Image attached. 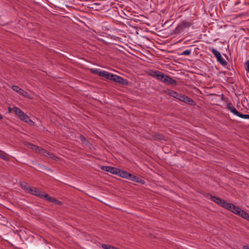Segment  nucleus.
Wrapping results in <instances>:
<instances>
[{"label": "nucleus", "instance_id": "nucleus-19", "mask_svg": "<svg viewBox=\"0 0 249 249\" xmlns=\"http://www.w3.org/2000/svg\"><path fill=\"white\" fill-rule=\"evenodd\" d=\"M153 138L155 140H162L164 138V136L160 134H155L153 135Z\"/></svg>", "mask_w": 249, "mask_h": 249}, {"label": "nucleus", "instance_id": "nucleus-5", "mask_svg": "<svg viewBox=\"0 0 249 249\" xmlns=\"http://www.w3.org/2000/svg\"><path fill=\"white\" fill-rule=\"evenodd\" d=\"M26 190L28 191V192L33 195L39 196L41 198H44V196H45V194H44L43 192L40 191L38 189L35 187H28L26 188Z\"/></svg>", "mask_w": 249, "mask_h": 249}, {"label": "nucleus", "instance_id": "nucleus-34", "mask_svg": "<svg viewBox=\"0 0 249 249\" xmlns=\"http://www.w3.org/2000/svg\"><path fill=\"white\" fill-rule=\"evenodd\" d=\"M243 249H249V246H244L243 247Z\"/></svg>", "mask_w": 249, "mask_h": 249}, {"label": "nucleus", "instance_id": "nucleus-6", "mask_svg": "<svg viewBox=\"0 0 249 249\" xmlns=\"http://www.w3.org/2000/svg\"><path fill=\"white\" fill-rule=\"evenodd\" d=\"M224 208H226L228 210L236 214H239L240 213V211H239L240 208L235 206L232 203L227 202V204Z\"/></svg>", "mask_w": 249, "mask_h": 249}, {"label": "nucleus", "instance_id": "nucleus-3", "mask_svg": "<svg viewBox=\"0 0 249 249\" xmlns=\"http://www.w3.org/2000/svg\"><path fill=\"white\" fill-rule=\"evenodd\" d=\"M13 111L15 112L20 119L26 123H28L30 125H34V122L32 121L30 118L25 114L20 109L16 107H14L13 108Z\"/></svg>", "mask_w": 249, "mask_h": 249}, {"label": "nucleus", "instance_id": "nucleus-36", "mask_svg": "<svg viewBox=\"0 0 249 249\" xmlns=\"http://www.w3.org/2000/svg\"><path fill=\"white\" fill-rule=\"evenodd\" d=\"M23 187L24 189H26V188H27V187H28L29 186H27V185H24V186H23Z\"/></svg>", "mask_w": 249, "mask_h": 249}, {"label": "nucleus", "instance_id": "nucleus-8", "mask_svg": "<svg viewBox=\"0 0 249 249\" xmlns=\"http://www.w3.org/2000/svg\"><path fill=\"white\" fill-rule=\"evenodd\" d=\"M211 199L215 203L218 204L219 206L223 208H225L227 202L224 199H222L215 196H211Z\"/></svg>", "mask_w": 249, "mask_h": 249}, {"label": "nucleus", "instance_id": "nucleus-9", "mask_svg": "<svg viewBox=\"0 0 249 249\" xmlns=\"http://www.w3.org/2000/svg\"><path fill=\"white\" fill-rule=\"evenodd\" d=\"M179 100L191 106H195L196 104L195 101L183 94H182Z\"/></svg>", "mask_w": 249, "mask_h": 249}, {"label": "nucleus", "instance_id": "nucleus-18", "mask_svg": "<svg viewBox=\"0 0 249 249\" xmlns=\"http://www.w3.org/2000/svg\"><path fill=\"white\" fill-rule=\"evenodd\" d=\"M164 93H165L166 94H167L174 98H176V96L177 92H176L174 90H165Z\"/></svg>", "mask_w": 249, "mask_h": 249}, {"label": "nucleus", "instance_id": "nucleus-38", "mask_svg": "<svg viewBox=\"0 0 249 249\" xmlns=\"http://www.w3.org/2000/svg\"><path fill=\"white\" fill-rule=\"evenodd\" d=\"M170 22V20L166 21L165 22L164 25L167 24L168 22Z\"/></svg>", "mask_w": 249, "mask_h": 249}, {"label": "nucleus", "instance_id": "nucleus-37", "mask_svg": "<svg viewBox=\"0 0 249 249\" xmlns=\"http://www.w3.org/2000/svg\"><path fill=\"white\" fill-rule=\"evenodd\" d=\"M3 119V116H2V115H1V114H0V120H1V119Z\"/></svg>", "mask_w": 249, "mask_h": 249}, {"label": "nucleus", "instance_id": "nucleus-14", "mask_svg": "<svg viewBox=\"0 0 249 249\" xmlns=\"http://www.w3.org/2000/svg\"><path fill=\"white\" fill-rule=\"evenodd\" d=\"M227 108L234 115L239 116L240 112L238 111L236 109L233 107L231 103H229L227 105Z\"/></svg>", "mask_w": 249, "mask_h": 249}, {"label": "nucleus", "instance_id": "nucleus-1", "mask_svg": "<svg viewBox=\"0 0 249 249\" xmlns=\"http://www.w3.org/2000/svg\"><path fill=\"white\" fill-rule=\"evenodd\" d=\"M149 74L151 76L156 78L166 84L176 86L177 84L176 80L172 79L170 76L167 75L159 71H151Z\"/></svg>", "mask_w": 249, "mask_h": 249}, {"label": "nucleus", "instance_id": "nucleus-21", "mask_svg": "<svg viewBox=\"0 0 249 249\" xmlns=\"http://www.w3.org/2000/svg\"><path fill=\"white\" fill-rule=\"evenodd\" d=\"M12 88L14 90L17 92L23 91V89H20L18 86H17L14 85L12 86Z\"/></svg>", "mask_w": 249, "mask_h": 249}, {"label": "nucleus", "instance_id": "nucleus-32", "mask_svg": "<svg viewBox=\"0 0 249 249\" xmlns=\"http://www.w3.org/2000/svg\"><path fill=\"white\" fill-rule=\"evenodd\" d=\"M40 149H42V148H40V147L39 146H36V151H37L38 152L40 153Z\"/></svg>", "mask_w": 249, "mask_h": 249}, {"label": "nucleus", "instance_id": "nucleus-28", "mask_svg": "<svg viewBox=\"0 0 249 249\" xmlns=\"http://www.w3.org/2000/svg\"><path fill=\"white\" fill-rule=\"evenodd\" d=\"M36 145H35L34 144H33L32 143H29L28 144V147L31 148V149L33 150H36Z\"/></svg>", "mask_w": 249, "mask_h": 249}, {"label": "nucleus", "instance_id": "nucleus-20", "mask_svg": "<svg viewBox=\"0 0 249 249\" xmlns=\"http://www.w3.org/2000/svg\"><path fill=\"white\" fill-rule=\"evenodd\" d=\"M102 247L104 249H115V247L112 246L108 244H103L102 245Z\"/></svg>", "mask_w": 249, "mask_h": 249}, {"label": "nucleus", "instance_id": "nucleus-7", "mask_svg": "<svg viewBox=\"0 0 249 249\" xmlns=\"http://www.w3.org/2000/svg\"><path fill=\"white\" fill-rule=\"evenodd\" d=\"M90 71L93 73L97 74L99 76L105 77L107 79L109 78L110 73L106 71H101L98 69H90Z\"/></svg>", "mask_w": 249, "mask_h": 249}, {"label": "nucleus", "instance_id": "nucleus-4", "mask_svg": "<svg viewBox=\"0 0 249 249\" xmlns=\"http://www.w3.org/2000/svg\"><path fill=\"white\" fill-rule=\"evenodd\" d=\"M211 51L216 57L217 61L219 62L222 66H225L227 64V61L224 60L221 56L220 53L214 48L211 49Z\"/></svg>", "mask_w": 249, "mask_h": 249}, {"label": "nucleus", "instance_id": "nucleus-24", "mask_svg": "<svg viewBox=\"0 0 249 249\" xmlns=\"http://www.w3.org/2000/svg\"><path fill=\"white\" fill-rule=\"evenodd\" d=\"M49 156L50 158L53 159V160H57L58 159V158L55 156L53 153H50L49 154Z\"/></svg>", "mask_w": 249, "mask_h": 249}, {"label": "nucleus", "instance_id": "nucleus-31", "mask_svg": "<svg viewBox=\"0 0 249 249\" xmlns=\"http://www.w3.org/2000/svg\"><path fill=\"white\" fill-rule=\"evenodd\" d=\"M80 139L82 142H85L86 140V139L85 138V137L84 136H83V135L80 136Z\"/></svg>", "mask_w": 249, "mask_h": 249}, {"label": "nucleus", "instance_id": "nucleus-2", "mask_svg": "<svg viewBox=\"0 0 249 249\" xmlns=\"http://www.w3.org/2000/svg\"><path fill=\"white\" fill-rule=\"evenodd\" d=\"M193 23L186 20L182 21L173 31L172 35H178L184 31L186 28H188L192 26Z\"/></svg>", "mask_w": 249, "mask_h": 249}, {"label": "nucleus", "instance_id": "nucleus-12", "mask_svg": "<svg viewBox=\"0 0 249 249\" xmlns=\"http://www.w3.org/2000/svg\"><path fill=\"white\" fill-rule=\"evenodd\" d=\"M101 169L106 172H110L114 175H116L117 174V170L118 168L111 166H101Z\"/></svg>", "mask_w": 249, "mask_h": 249}, {"label": "nucleus", "instance_id": "nucleus-17", "mask_svg": "<svg viewBox=\"0 0 249 249\" xmlns=\"http://www.w3.org/2000/svg\"><path fill=\"white\" fill-rule=\"evenodd\" d=\"M132 181L137 183H140L142 184H145V181L143 180L141 178L137 177L136 176H134V177H133Z\"/></svg>", "mask_w": 249, "mask_h": 249}, {"label": "nucleus", "instance_id": "nucleus-35", "mask_svg": "<svg viewBox=\"0 0 249 249\" xmlns=\"http://www.w3.org/2000/svg\"><path fill=\"white\" fill-rule=\"evenodd\" d=\"M12 110H13V108L12 109L11 107H9L8 108V112L9 113H10L12 111Z\"/></svg>", "mask_w": 249, "mask_h": 249}, {"label": "nucleus", "instance_id": "nucleus-26", "mask_svg": "<svg viewBox=\"0 0 249 249\" xmlns=\"http://www.w3.org/2000/svg\"><path fill=\"white\" fill-rule=\"evenodd\" d=\"M40 153H41L45 156H46L47 155H49L50 153L48 152L47 150L44 149L43 148H42V149H40Z\"/></svg>", "mask_w": 249, "mask_h": 249}, {"label": "nucleus", "instance_id": "nucleus-27", "mask_svg": "<svg viewBox=\"0 0 249 249\" xmlns=\"http://www.w3.org/2000/svg\"><path fill=\"white\" fill-rule=\"evenodd\" d=\"M134 176L135 175L128 173V174L127 175V178H126V179L132 181L133 179V177H134Z\"/></svg>", "mask_w": 249, "mask_h": 249}, {"label": "nucleus", "instance_id": "nucleus-22", "mask_svg": "<svg viewBox=\"0 0 249 249\" xmlns=\"http://www.w3.org/2000/svg\"><path fill=\"white\" fill-rule=\"evenodd\" d=\"M0 158L4 160H7V158L5 155V153L1 150H0Z\"/></svg>", "mask_w": 249, "mask_h": 249}, {"label": "nucleus", "instance_id": "nucleus-10", "mask_svg": "<svg viewBox=\"0 0 249 249\" xmlns=\"http://www.w3.org/2000/svg\"><path fill=\"white\" fill-rule=\"evenodd\" d=\"M35 168L37 171L45 174L48 173L49 172L52 171L50 168L45 166L44 165L40 163L36 164Z\"/></svg>", "mask_w": 249, "mask_h": 249}, {"label": "nucleus", "instance_id": "nucleus-29", "mask_svg": "<svg viewBox=\"0 0 249 249\" xmlns=\"http://www.w3.org/2000/svg\"><path fill=\"white\" fill-rule=\"evenodd\" d=\"M115 74H111L110 73V74H109V78H108V80H112V81H114V79H115L114 77H115Z\"/></svg>", "mask_w": 249, "mask_h": 249}, {"label": "nucleus", "instance_id": "nucleus-33", "mask_svg": "<svg viewBox=\"0 0 249 249\" xmlns=\"http://www.w3.org/2000/svg\"><path fill=\"white\" fill-rule=\"evenodd\" d=\"M18 93L19 94H20V95H24V93H27V92L26 91H25L24 90H23V91L18 92Z\"/></svg>", "mask_w": 249, "mask_h": 249}, {"label": "nucleus", "instance_id": "nucleus-11", "mask_svg": "<svg viewBox=\"0 0 249 249\" xmlns=\"http://www.w3.org/2000/svg\"><path fill=\"white\" fill-rule=\"evenodd\" d=\"M114 79V82L121 84L124 86H128L129 85V82L127 80L124 79L122 77L115 75Z\"/></svg>", "mask_w": 249, "mask_h": 249}, {"label": "nucleus", "instance_id": "nucleus-30", "mask_svg": "<svg viewBox=\"0 0 249 249\" xmlns=\"http://www.w3.org/2000/svg\"><path fill=\"white\" fill-rule=\"evenodd\" d=\"M181 95H182V93L177 92L175 98H177L178 100H179V98H180Z\"/></svg>", "mask_w": 249, "mask_h": 249}, {"label": "nucleus", "instance_id": "nucleus-23", "mask_svg": "<svg viewBox=\"0 0 249 249\" xmlns=\"http://www.w3.org/2000/svg\"><path fill=\"white\" fill-rule=\"evenodd\" d=\"M238 117L245 119H249V114H243L240 113Z\"/></svg>", "mask_w": 249, "mask_h": 249}, {"label": "nucleus", "instance_id": "nucleus-25", "mask_svg": "<svg viewBox=\"0 0 249 249\" xmlns=\"http://www.w3.org/2000/svg\"><path fill=\"white\" fill-rule=\"evenodd\" d=\"M191 51L190 50H186L180 54L184 55H189L191 54Z\"/></svg>", "mask_w": 249, "mask_h": 249}, {"label": "nucleus", "instance_id": "nucleus-13", "mask_svg": "<svg viewBox=\"0 0 249 249\" xmlns=\"http://www.w3.org/2000/svg\"><path fill=\"white\" fill-rule=\"evenodd\" d=\"M44 198L46 199V200H47L49 202H51L53 203L56 204L57 205H61L62 202L60 201L59 200L49 196L48 194H45V196H44Z\"/></svg>", "mask_w": 249, "mask_h": 249}, {"label": "nucleus", "instance_id": "nucleus-15", "mask_svg": "<svg viewBox=\"0 0 249 249\" xmlns=\"http://www.w3.org/2000/svg\"><path fill=\"white\" fill-rule=\"evenodd\" d=\"M239 211H240V213L237 214L238 215L240 216L243 218L249 221V213H247L245 211L241 210V208Z\"/></svg>", "mask_w": 249, "mask_h": 249}, {"label": "nucleus", "instance_id": "nucleus-16", "mask_svg": "<svg viewBox=\"0 0 249 249\" xmlns=\"http://www.w3.org/2000/svg\"><path fill=\"white\" fill-rule=\"evenodd\" d=\"M128 174V172L126 171H123L122 170L118 169L117 170V174L116 175H118L119 176L126 178H127V175Z\"/></svg>", "mask_w": 249, "mask_h": 249}]
</instances>
